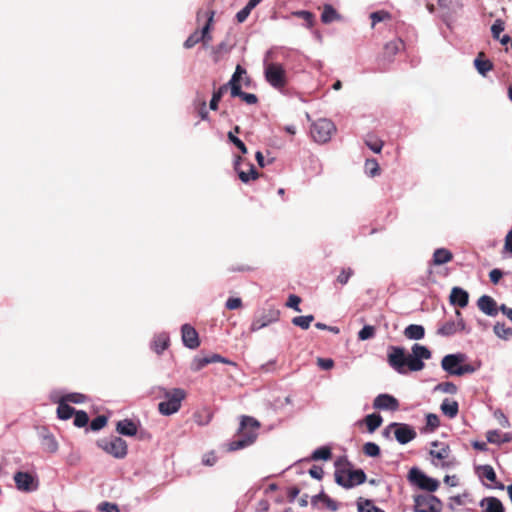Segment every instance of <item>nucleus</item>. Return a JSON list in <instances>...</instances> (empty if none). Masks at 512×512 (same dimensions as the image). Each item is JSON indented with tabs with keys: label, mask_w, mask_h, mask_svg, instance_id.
<instances>
[{
	"label": "nucleus",
	"mask_w": 512,
	"mask_h": 512,
	"mask_svg": "<svg viewBox=\"0 0 512 512\" xmlns=\"http://www.w3.org/2000/svg\"><path fill=\"white\" fill-rule=\"evenodd\" d=\"M259 426V422L253 417L242 416L237 439L228 444V450L236 451L251 445L257 437Z\"/></svg>",
	"instance_id": "f257e3e1"
},
{
	"label": "nucleus",
	"mask_w": 512,
	"mask_h": 512,
	"mask_svg": "<svg viewBox=\"0 0 512 512\" xmlns=\"http://www.w3.org/2000/svg\"><path fill=\"white\" fill-rule=\"evenodd\" d=\"M335 465V481L338 485L344 488H352L366 481V474L362 469L346 468L349 463H342L341 461H337Z\"/></svg>",
	"instance_id": "f03ea898"
},
{
	"label": "nucleus",
	"mask_w": 512,
	"mask_h": 512,
	"mask_svg": "<svg viewBox=\"0 0 512 512\" xmlns=\"http://www.w3.org/2000/svg\"><path fill=\"white\" fill-rule=\"evenodd\" d=\"M164 400L158 404L160 414L170 416L177 413L181 408V403L186 397V392L181 388H173L168 390L166 388H159Z\"/></svg>",
	"instance_id": "7ed1b4c3"
},
{
	"label": "nucleus",
	"mask_w": 512,
	"mask_h": 512,
	"mask_svg": "<svg viewBox=\"0 0 512 512\" xmlns=\"http://www.w3.org/2000/svg\"><path fill=\"white\" fill-rule=\"evenodd\" d=\"M97 446L116 459H123L128 453L125 440L117 436L105 437L97 440Z\"/></svg>",
	"instance_id": "20e7f679"
},
{
	"label": "nucleus",
	"mask_w": 512,
	"mask_h": 512,
	"mask_svg": "<svg viewBox=\"0 0 512 512\" xmlns=\"http://www.w3.org/2000/svg\"><path fill=\"white\" fill-rule=\"evenodd\" d=\"M391 431H393L396 441L401 445H405L411 442L417 436L415 429L406 423H390L384 429L383 436L388 438L390 436Z\"/></svg>",
	"instance_id": "39448f33"
},
{
	"label": "nucleus",
	"mask_w": 512,
	"mask_h": 512,
	"mask_svg": "<svg viewBox=\"0 0 512 512\" xmlns=\"http://www.w3.org/2000/svg\"><path fill=\"white\" fill-rule=\"evenodd\" d=\"M264 75L266 81L275 89L282 90L287 85L286 70L279 63L265 64Z\"/></svg>",
	"instance_id": "423d86ee"
},
{
	"label": "nucleus",
	"mask_w": 512,
	"mask_h": 512,
	"mask_svg": "<svg viewBox=\"0 0 512 512\" xmlns=\"http://www.w3.org/2000/svg\"><path fill=\"white\" fill-rule=\"evenodd\" d=\"M335 131L336 127L331 120L321 118L311 125L310 134L315 142L326 143L331 139Z\"/></svg>",
	"instance_id": "0eeeda50"
},
{
	"label": "nucleus",
	"mask_w": 512,
	"mask_h": 512,
	"mask_svg": "<svg viewBox=\"0 0 512 512\" xmlns=\"http://www.w3.org/2000/svg\"><path fill=\"white\" fill-rule=\"evenodd\" d=\"M214 15H215L214 11H209L207 13V20H206V23L203 26L202 30L194 31L184 42V47L186 49H190V48L194 47L199 42H203L204 44H207L212 40V37L210 35V30L212 28Z\"/></svg>",
	"instance_id": "6e6552de"
},
{
	"label": "nucleus",
	"mask_w": 512,
	"mask_h": 512,
	"mask_svg": "<svg viewBox=\"0 0 512 512\" xmlns=\"http://www.w3.org/2000/svg\"><path fill=\"white\" fill-rule=\"evenodd\" d=\"M280 311L273 307L264 308L261 311L257 312L254 316L251 325L250 331L256 332L262 328L269 326L272 323L279 321Z\"/></svg>",
	"instance_id": "1a4fd4ad"
},
{
	"label": "nucleus",
	"mask_w": 512,
	"mask_h": 512,
	"mask_svg": "<svg viewBox=\"0 0 512 512\" xmlns=\"http://www.w3.org/2000/svg\"><path fill=\"white\" fill-rule=\"evenodd\" d=\"M408 480L420 489L428 492H434L439 487V482L436 479L427 476L417 467L410 469L408 473Z\"/></svg>",
	"instance_id": "9d476101"
},
{
	"label": "nucleus",
	"mask_w": 512,
	"mask_h": 512,
	"mask_svg": "<svg viewBox=\"0 0 512 512\" xmlns=\"http://www.w3.org/2000/svg\"><path fill=\"white\" fill-rule=\"evenodd\" d=\"M441 509L442 503L434 495H418L414 498V512H440Z\"/></svg>",
	"instance_id": "9b49d317"
},
{
	"label": "nucleus",
	"mask_w": 512,
	"mask_h": 512,
	"mask_svg": "<svg viewBox=\"0 0 512 512\" xmlns=\"http://www.w3.org/2000/svg\"><path fill=\"white\" fill-rule=\"evenodd\" d=\"M406 353L400 346H390L388 348L387 362L389 366L399 374H406L405 368Z\"/></svg>",
	"instance_id": "f8f14e48"
},
{
	"label": "nucleus",
	"mask_w": 512,
	"mask_h": 512,
	"mask_svg": "<svg viewBox=\"0 0 512 512\" xmlns=\"http://www.w3.org/2000/svg\"><path fill=\"white\" fill-rule=\"evenodd\" d=\"M456 320H449L440 325L437 334L444 337H450L459 331H464L466 326L459 310L455 311Z\"/></svg>",
	"instance_id": "ddd939ff"
},
{
	"label": "nucleus",
	"mask_w": 512,
	"mask_h": 512,
	"mask_svg": "<svg viewBox=\"0 0 512 512\" xmlns=\"http://www.w3.org/2000/svg\"><path fill=\"white\" fill-rule=\"evenodd\" d=\"M465 358L462 353L448 354L442 358L441 367L449 375L458 376L456 371L462 367Z\"/></svg>",
	"instance_id": "4468645a"
},
{
	"label": "nucleus",
	"mask_w": 512,
	"mask_h": 512,
	"mask_svg": "<svg viewBox=\"0 0 512 512\" xmlns=\"http://www.w3.org/2000/svg\"><path fill=\"white\" fill-rule=\"evenodd\" d=\"M16 487L20 491L32 492L38 488L37 480L29 473L17 472L14 475Z\"/></svg>",
	"instance_id": "2eb2a0df"
},
{
	"label": "nucleus",
	"mask_w": 512,
	"mask_h": 512,
	"mask_svg": "<svg viewBox=\"0 0 512 512\" xmlns=\"http://www.w3.org/2000/svg\"><path fill=\"white\" fill-rule=\"evenodd\" d=\"M373 407L378 410L397 411L399 401L392 395L379 394L373 401Z\"/></svg>",
	"instance_id": "dca6fc26"
},
{
	"label": "nucleus",
	"mask_w": 512,
	"mask_h": 512,
	"mask_svg": "<svg viewBox=\"0 0 512 512\" xmlns=\"http://www.w3.org/2000/svg\"><path fill=\"white\" fill-rule=\"evenodd\" d=\"M242 161L243 158L241 156H238L234 164V168L237 171L240 180L244 183H247L250 180L258 179L260 174L256 170L255 166L252 163H247L246 166L248 167V170L245 171L241 168Z\"/></svg>",
	"instance_id": "f3484780"
},
{
	"label": "nucleus",
	"mask_w": 512,
	"mask_h": 512,
	"mask_svg": "<svg viewBox=\"0 0 512 512\" xmlns=\"http://www.w3.org/2000/svg\"><path fill=\"white\" fill-rule=\"evenodd\" d=\"M181 334L184 346L189 349H196L199 346L198 333L194 327L189 324L182 325Z\"/></svg>",
	"instance_id": "a211bd4d"
},
{
	"label": "nucleus",
	"mask_w": 512,
	"mask_h": 512,
	"mask_svg": "<svg viewBox=\"0 0 512 512\" xmlns=\"http://www.w3.org/2000/svg\"><path fill=\"white\" fill-rule=\"evenodd\" d=\"M478 308L488 316H496L498 314V308L496 301L488 295H483L478 299Z\"/></svg>",
	"instance_id": "6ab92c4d"
},
{
	"label": "nucleus",
	"mask_w": 512,
	"mask_h": 512,
	"mask_svg": "<svg viewBox=\"0 0 512 512\" xmlns=\"http://www.w3.org/2000/svg\"><path fill=\"white\" fill-rule=\"evenodd\" d=\"M432 445L438 449H433L430 451V455L441 462L442 467H449L450 463L445 460L449 457L450 448L448 445L444 443L433 442Z\"/></svg>",
	"instance_id": "aec40b11"
},
{
	"label": "nucleus",
	"mask_w": 512,
	"mask_h": 512,
	"mask_svg": "<svg viewBox=\"0 0 512 512\" xmlns=\"http://www.w3.org/2000/svg\"><path fill=\"white\" fill-rule=\"evenodd\" d=\"M404 42L400 38H395L385 44L383 49V57L391 62L394 56L404 49Z\"/></svg>",
	"instance_id": "412c9836"
},
{
	"label": "nucleus",
	"mask_w": 512,
	"mask_h": 512,
	"mask_svg": "<svg viewBox=\"0 0 512 512\" xmlns=\"http://www.w3.org/2000/svg\"><path fill=\"white\" fill-rule=\"evenodd\" d=\"M243 75H246V70L242 66L237 65L231 79L227 83H225V85H228V87L230 88V94L239 93V88L241 87V80Z\"/></svg>",
	"instance_id": "4be33fe9"
},
{
	"label": "nucleus",
	"mask_w": 512,
	"mask_h": 512,
	"mask_svg": "<svg viewBox=\"0 0 512 512\" xmlns=\"http://www.w3.org/2000/svg\"><path fill=\"white\" fill-rule=\"evenodd\" d=\"M469 300L468 293L460 287H454L451 290L450 302L461 308L467 306Z\"/></svg>",
	"instance_id": "5701e85b"
},
{
	"label": "nucleus",
	"mask_w": 512,
	"mask_h": 512,
	"mask_svg": "<svg viewBox=\"0 0 512 512\" xmlns=\"http://www.w3.org/2000/svg\"><path fill=\"white\" fill-rule=\"evenodd\" d=\"M452 258H433V260L429 263V276H431L434 273H437L441 276H447L448 275V269L443 267V265L447 262H449Z\"/></svg>",
	"instance_id": "b1692460"
},
{
	"label": "nucleus",
	"mask_w": 512,
	"mask_h": 512,
	"mask_svg": "<svg viewBox=\"0 0 512 512\" xmlns=\"http://www.w3.org/2000/svg\"><path fill=\"white\" fill-rule=\"evenodd\" d=\"M116 430L124 436H135L137 434V425L131 419H124L117 423Z\"/></svg>",
	"instance_id": "393cba45"
},
{
	"label": "nucleus",
	"mask_w": 512,
	"mask_h": 512,
	"mask_svg": "<svg viewBox=\"0 0 512 512\" xmlns=\"http://www.w3.org/2000/svg\"><path fill=\"white\" fill-rule=\"evenodd\" d=\"M474 65L479 74L486 76V74L493 69V63L485 58L484 52H480L474 60Z\"/></svg>",
	"instance_id": "a878e982"
},
{
	"label": "nucleus",
	"mask_w": 512,
	"mask_h": 512,
	"mask_svg": "<svg viewBox=\"0 0 512 512\" xmlns=\"http://www.w3.org/2000/svg\"><path fill=\"white\" fill-rule=\"evenodd\" d=\"M320 503L325 505L330 511L338 509L337 503L323 492L311 497V504L313 506H318Z\"/></svg>",
	"instance_id": "bb28decb"
},
{
	"label": "nucleus",
	"mask_w": 512,
	"mask_h": 512,
	"mask_svg": "<svg viewBox=\"0 0 512 512\" xmlns=\"http://www.w3.org/2000/svg\"><path fill=\"white\" fill-rule=\"evenodd\" d=\"M404 336L410 340H420L425 336V329L422 325L410 324L405 328Z\"/></svg>",
	"instance_id": "cd10ccee"
},
{
	"label": "nucleus",
	"mask_w": 512,
	"mask_h": 512,
	"mask_svg": "<svg viewBox=\"0 0 512 512\" xmlns=\"http://www.w3.org/2000/svg\"><path fill=\"white\" fill-rule=\"evenodd\" d=\"M169 345V335L166 333H160L156 335L152 342V349L157 353L161 354Z\"/></svg>",
	"instance_id": "c85d7f7f"
},
{
	"label": "nucleus",
	"mask_w": 512,
	"mask_h": 512,
	"mask_svg": "<svg viewBox=\"0 0 512 512\" xmlns=\"http://www.w3.org/2000/svg\"><path fill=\"white\" fill-rule=\"evenodd\" d=\"M340 14L333 8L330 4H325L323 7V12L321 14V21L325 24H329L333 21L340 20Z\"/></svg>",
	"instance_id": "c756f323"
},
{
	"label": "nucleus",
	"mask_w": 512,
	"mask_h": 512,
	"mask_svg": "<svg viewBox=\"0 0 512 512\" xmlns=\"http://www.w3.org/2000/svg\"><path fill=\"white\" fill-rule=\"evenodd\" d=\"M75 409L64 400L60 399L57 407V416L62 420H68L75 414Z\"/></svg>",
	"instance_id": "7c9ffc66"
},
{
	"label": "nucleus",
	"mask_w": 512,
	"mask_h": 512,
	"mask_svg": "<svg viewBox=\"0 0 512 512\" xmlns=\"http://www.w3.org/2000/svg\"><path fill=\"white\" fill-rule=\"evenodd\" d=\"M364 422L367 426L368 432H375L382 424L383 419L380 414L372 413L364 418Z\"/></svg>",
	"instance_id": "2f4dec72"
},
{
	"label": "nucleus",
	"mask_w": 512,
	"mask_h": 512,
	"mask_svg": "<svg viewBox=\"0 0 512 512\" xmlns=\"http://www.w3.org/2000/svg\"><path fill=\"white\" fill-rule=\"evenodd\" d=\"M441 411L447 417L454 418L457 416L459 411L458 403L456 401L445 399L441 404Z\"/></svg>",
	"instance_id": "473e14b6"
},
{
	"label": "nucleus",
	"mask_w": 512,
	"mask_h": 512,
	"mask_svg": "<svg viewBox=\"0 0 512 512\" xmlns=\"http://www.w3.org/2000/svg\"><path fill=\"white\" fill-rule=\"evenodd\" d=\"M425 367V364L423 361H420L417 359L412 353L406 354V360H405V368H407L408 371H421Z\"/></svg>",
	"instance_id": "72a5a7b5"
},
{
	"label": "nucleus",
	"mask_w": 512,
	"mask_h": 512,
	"mask_svg": "<svg viewBox=\"0 0 512 512\" xmlns=\"http://www.w3.org/2000/svg\"><path fill=\"white\" fill-rule=\"evenodd\" d=\"M364 142L374 153H380L384 145V142L373 134L366 135Z\"/></svg>",
	"instance_id": "f704fd0d"
},
{
	"label": "nucleus",
	"mask_w": 512,
	"mask_h": 512,
	"mask_svg": "<svg viewBox=\"0 0 512 512\" xmlns=\"http://www.w3.org/2000/svg\"><path fill=\"white\" fill-rule=\"evenodd\" d=\"M484 502L487 503L484 512H504V507L499 499L488 497L481 502V506H483Z\"/></svg>",
	"instance_id": "c9c22d12"
},
{
	"label": "nucleus",
	"mask_w": 512,
	"mask_h": 512,
	"mask_svg": "<svg viewBox=\"0 0 512 512\" xmlns=\"http://www.w3.org/2000/svg\"><path fill=\"white\" fill-rule=\"evenodd\" d=\"M228 89H230L228 87V85L223 84L222 86H220L217 90H215L213 92L212 98H211L210 104H209V107L211 110L215 111L218 109V104Z\"/></svg>",
	"instance_id": "e433bc0d"
},
{
	"label": "nucleus",
	"mask_w": 512,
	"mask_h": 512,
	"mask_svg": "<svg viewBox=\"0 0 512 512\" xmlns=\"http://www.w3.org/2000/svg\"><path fill=\"white\" fill-rule=\"evenodd\" d=\"M411 350L412 354L420 361L428 360L431 358V351L426 346L416 343L412 346Z\"/></svg>",
	"instance_id": "4c0bfd02"
},
{
	"label": "nucleus",
	"mask_w": 512,
	"mask_h": 512,
	"mask_svg": "<svg viewBox=\"0 0 512 512\" xmlns=\"http://www.w3.org/2000/svg\"><path fill=\"white\" fill-rule=\"evenodd\" d=\"M314 320L313 315L297 316L292 319V324L300 327L301 329L307 330Z\"/></svg>",
	"instance_id": "58836bf2"
},
{
	"label": "nucleus",
	"mask_w": 512,
	"mask_h": 512,
	"mask_svg": "<svg viewBox=\"0 0 512 512\" xmlns=\"http://www.w3.org/2000/svg\"><path fill=\"white\" fill-rule=\"evenodd\" d=\"M331 458V450L327 446H322L313 451L311 455L312 460H328Z\"/></svg>",
	"instance_id": "ea45409f"
},
{
	"label": "nucleus",
	"mask_w": 512,
	"mask_h": 512,
	"mask_svg": "<svg viewBox=\"0 0 512 512\" xmlns=\"http://www.w3.org/2000/svg\"><path fill=\"white\" fill-rule=\"evenodd\" d=\"M232 97H239L242 101L249 105H254L258 103V97L253 93L243 92L241 87L239 88V93L231 94Z\"/></svg>",
	"instance_id": "a19ab883"
},
{
	"label": "nucleus",
	"mask_w": 512,
	"mask_h": 512,
	"mask_svg": "<svg viewBox=\"0 0 512 512\" xmlns=\"http://www.w3.org/2000/svg\"><path fill=\"white\" fill-rule=\"evenodd\" d=\"M211 363L210 355L205 357H195L191 363V370L193 371H200L205 366Z\"/></svg>",
	"instance_id": "79ce46f5"
},
{
	"label": "nucleus",
	"mask_w": 512,
	"mask_h": 512,
	"mask_svg": "<svg viewBox=\"0 0 512 512\" xmlns=\"http://www.w3.org/2000/svg\"><path fill=\"white\" fill-rule=\"evenodd\" d=\"M365 172L371 177L379 175L380 167L378 162L375 159H367L365 162Z\"/></svg>",
	"instance_id": "37998d69"
},
{
	"label": "nucleus",
	"mask_w": 512,
	"mask_h": 512,
	"mask_svg": "<svg viewBox=\"0 0 512 512\" xmlns=\"http://www.w3.org/2000/svg\"><path fill=\"white\" fill-rule=\"evenodd\" d=\"M457 386L453 382H442L435 386L434 391H440L448 394H456Z\"/></svg>",
	"instance_id": "c03bdc74"
},
{
	"label": "nucleus",
	"mask_w": 512,
	"mask_h": 512,
	"mask_svg": "<svg viewBox=\"0 0 512 512\" xmlns=\"http://www.w3.org/2000/svg\"><path fill=\"white\" fill-rule=\"evenodd\" d=\"M363 452L369 457H378L380 455V447L374 442H367L363 446Z\"/></svg>",
	"instance_id": "a18cd8bd"
},
{
	"label": "nucleus",
	"mask_w": 512,
	"mask_h": 512,
	"mask_svg": "<svg viewBox=\"0 0 512 512\" xmlns=\"http://www.w3.org/2000/svg\"><path fill=\"white\" fill-rule=\"evenodd\" d=\"M493 330L499 338L508 339L511 336V328H507L503 323H496Z\"/></svg>",
	"instance_id": "49530a36"
},
{
	"label": "nucleus",
	"mask_w": 512,
	"mask_h": 512,
	"mask_svg": "<svg viewBox=\"0 0 512 512\" xmlns=\"http://www.w3.org/2000/svg\"><path fill=\"white\" fill-rule=\"evenodd\" d=\"M89 417L85 411H76L74 414V425L76 427L82 428L88 424Z\"/></svg>",
	"instance_id": "de8ad7c7"
},
{
	"label": "nucleus",
	"mask_w": 512,
	"mask_h": 512,
	"mask_svg": "<svg viewBox=\"0 0 512 512\" xmlns=\"http://www.w3.org/2000/svg\"><path fill=\"white\" fill-rule=\"evenodd\" d=\"M370 18H371V21H372V26H375L379 22H382V21H385V20H390L391 19V15L387 11L380 10V11L373 12L370 15Z\"/></svg>",
	"instance_id": "09e8293b"
},
{
	"label": "nucleus",
	"mask_w": 512,
	"mask_h": 512,
	"mask_svg": "<svg viewBox=\"0 0 512 512\" xmlns=\"http://www.w3.org/2000/svg\"><path fill=\"white\" fill-rule=\"evenodd\" d=\"M478 469L480 471L481 476H483L484 478H486L487 480H489L491 482H496L497 477H496V473L492 466L482 465Z\"/></svg>",
	"instance_id": "8fccbe9b"
},
{
	"label": "nucleus",
	"mask_w": 512,
	"mask_h": 512,
	"mask_svg": "<svg viewBox=\"0 0 512 512\" xmlns=\"http://www.w3.org/2000/svg\"><path fill=\"white\" fill-rule=\"evenodd\" d=\"M375 335V328L371 325H365L359 332H358V339L361 341H365L368 339L373 338Z\"/></svg>",
	"instance_id": "3c124183"
},
{
	"label": "nucleus",
	"mask_w": 512,
	"mask_h": 512,
	"mask_svg": "<svg viewBox=\"0 0 512 512\" xmlns=\"http://www.w3.org/2000/svg\"><path fill=\"white\" fill-rule=\"evenodd\" d=\"M358 512H384L382 509L375 506L370 500L363 503H358Z\"/></svg>",
	"instance_id": "603ef678"
},
{
	"label": "nucleus",
	"mask_w": 512,
	"mask_h": 512,
	"mask_svg": "<svg viewBox=\"0 0 512 512\" xmlns=\"http://www.w3.org/2000/svg\"><path fill=\"white\" fill-rule=\"evenodd\" d=\"M107 417L104 415H99L94 418L90 423V429L92 431H99L107 424Z\"/></svg>",
	"instance_id": "864d4df0"
},
{
	"label": "nucleus",
	"mask_w": 512,
	"mask_h": 512,
	"mask_svg": "<svg viewBox=\"0 0 512 512\" xmlns=\"http://www.w3.org/2000/svg\"><path fill=\"white\" fill-rule=\"evenodd\" d=\"M354 274V271L352 268L350 267H347V268H343L340 272V274L337 276V282L340 283L341 285H345L348 283L349 279L351 278V276Z\"/></svg>",
	"instance_id": "5fc2aeb1"
},
{
	"label": "nucleus",
	"mask_w": 512,
	"mask_h": 512,
	"mask_svg": "<svg viewBox=\"0 0 512 512\" xmlns=\"http://www.w3.org/2000/svg\"><path fill=\"white\" fill-rule=\"evenodd\" d=\"M66 403L71 402L75 404L83 403L86 400V396L81 393H70L61 398Z\"/></svg>",
	"instance_id": "6e6d98bb"
},
{
	"label": "nucleus",
	"mask_w": 512,
	"mask_h": 512,
	"mask_svg": "<svg viewBox=\"0 0 512 512\" xmlns=\"http://www.w3.org/2000/svg\"><path fill=\"white\" fill-rule=\"evenodd\" d=\"M300 303H301V298L295 294H291L289 295L288 297V300L286 302V306L293 309L294 311L296 312H301V309H300Z\"/></svg>",
	"instance_id": "4d7b16f0"
},
{
	"label": "nucleus",
	"mask_w": 512,
	"mask_h": 512,
	"mask_svg": "<svg viewBox=\"0 0 512 512\" xmlns=\"http://www.w3.org/2000/svg\"><path fill=\"white\" fill-rule=\"evenodd\" d=\"M440 424L439 418L436 414L429 413L426 416V426L430 431H434Z\"/></svg>",
	"instance_id": "13d9d810"
},
{
	"label": "nucleus",
	"mask_w": 512,
	"mask_h": 512,
	"mask_svg": "<svg viewBox=\"0 0 512 512\" xmlns=\"http://www.w3.org/2000/svg\"><path fill=\"white\" fill-rule=\"evenodd\" d=\"M228 139L243 153H247V147L241 139L236 137L232 131L228 133Z\"/></svg>",
	"instance_id": "bf43d9fd"
},
{
	"label": "nucleus",
	"mask_w": 512,
	"mask_h": 512,
	"mask_svg": "<svg viewBox=\"0 0 512 512\" xmlns=\"http://www.w3.org/2000/svg\"><path fill=\"white\" fill-rule=\"evenodd\" d=\"M501 432L499 430H490L487 432V441L491 444H501Z\"/></svg>",
	"instance_id": "052dcab7"
},
{
	"label": "nucleus",
	"mask_w": 512,
	"mask_h": 512,
	"mask_svg": "<svg viewBox=\"0 0 512 512\" xmlns=\"http://www.w3.org/2000/svg\"><path fill=\"white\" fill-rule=\"evenodd\" d=\"M241 306H242V300L239 297H230L227 299V301L225 303V307L228 310H236V309L241 308Z\"/></svg>",
	"instance_id": "680f3d73"
},
{
	"label": "nucleus",
	"mask_w": 512,
	"mask_h": 512,
	"mask_svg": "<svg viewBox=\"0 0 512 512\" xmlns=\"http://www.w3.org/2000/svg\"><path fill=\"white\" fill-rule=\"evenodd\" d=\"M504 31V23L501 20H496L491 27L492 36L495 39H500V34Z\"/></svg>",
	"instance_id": "e2e57ef3"
},
{
	"label": "nucleus",
	"mask_w": 512,
	"mask_h": 512,
	"mask_svg": "<svg viewBox=\"0 0 512 512\" xmlns=\"http://www.w3.org/2000/svg\"><path fill=\"white\" fill-rule=\"evenodd\" d=\"M295 16L302 18L307 22L308 27H311L314 20V15L309 11H297L294 13Z\"/></svg>",
	"instance_id": "0e129e2a"
},
{
	"label": "nucleus",
	"mask_w": 512,
	"mask_h": 512,
	"mask_svg": "<svg viewBox=\"0 0 512 512\" xmlns=\"http://www.w3.org/2000/svg\"><path fill=\"white\" fill-rule=\"evenodd\" d=\"M252 9H250L247 5L241 9L239 12H237L236 14V20L238 23H243L246 21V19L248 18V16L250 15Z\"/></svg>",
	"instance_id": "69168bd1"
},
{
	"label": "nucleus",
	"mask_w": 512,
	"mask_h": 512,
	"mask_svg": "<svg viewBox=\"0 0 512 512\" xmlns=\"http://www.w3.org/2000/svg\"><path fill=\"white\" fill-rule=\"evenodd\" d=\"M98 508L100 511L104 512H119L118 506L110 502H102L99 504Z\"/></svg>",
	"instance_id": "338daca9"
},
{
	"label": "nucleus",
	"mask_w": 512,
	"mask_h": 512,
	"mask_svg": "<svg viewBox=\"0 0 512 512\" xmlns=\"http://www.w3.org/2000/svg\"><path fill=\"white\" fill-rule=\"evenodd\" d=\"M504 251L512 254V230L505 237Z\"/></svg>",
	"instance_id": "774afa93"
}]
</instances>
